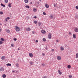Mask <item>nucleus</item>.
Instances as JSON below:
<instances>
[{
	"label": "nucleus",
	"instance_id": "obj_1",
	"mask_svg": "<svg viewBox=\"0 0 78 78\" xmlns=\"http://www.w3.org/2000/svg\"><path fill=\"white\" fill-rule=\"evenodd\" d=\"M20 27H17V26H16L15 27V30H16V31H20Z\"/></svg>",
	"mask_w": 78,
	"mask_h": 78
},
{
	"label": "nucleus",
	"instance_id": "obj_2",
	"mask_svg": "<svg viewBox=\"0 0 78 78\" xmlns=\"http://www.w3.org/2000/svg\"><path fill=\"white\" fill-rule=\"evenodd\" d=\"M48 38H49V39H51V33H50L49 34V35H48Z\"/></svg>",
	"mask_w": 78,
	"mask_h": 78
},
{
	"label": "nucleus",
	"instance_id": "obj_3",
	"mask_svg": "<svg viewBox=\"0 0 78 78\" xmlns=\"http://www.w3.org/2000/svg\"><path fill=\"white\" fill-rule=\"evenodd\" d=\"M57 59L58 60L60 61V60H61V56H58L57 57Z\"/></svg>",
	"mask_w": 78,
	"mask_h": 78
},
{
	"label": "nucleus",
	"instance_id": "obj_4",
	"mask_svg": "<svg viewBox=\"0 0 78 78\" xmlns=\"http://www.w3.org/2000/svg\"><path fill=\"white\" fill-rule=\"evenodd\" d=\"M29 56H30V57L32 58V57H33V54H32V53H30L29 54Z\"/></svg>",
	"mask_w": 78,
	"mask_h": 78
},
{
	"label": "nucleus",
	"instance_id": "obj_5",
	"mask_svg": "<svg viewBox=\"0 0 78 78\" xmlns=\"http://www.w3.org/2000/svg\"><path fill=\"white\" fill-rule=\"evenodd\" d=\"M49 17L50 19H53V15L51 14L50 15Z\"/></svg>",
	"mask_w": 78,
	"mask_h": 78
},
{
	"label": "nucleus",
	"instance_id": "obj_6",
	"mask_svg": "<svg viewBox=\"0 0 78 78\" xmlns=\"http://www.w3.org/2000/svg\"><path fill=\"white\" fill-rule=\"evenodd\" d=\"M26 30L28 31H31V29L30 27H27L26 29Z\"/></svg>",
	"mask_w": 78,
	"mask_h": 78
},
{
	"label": "nucleus",
	"instance_id": "obj_7",
	"mask_svg": "<svg viewBox=\"0 0 78 78\" xmlns=\"http://www.w3.org/2000/svg\"><path fill=\"white\" fill-rule=\"evenodd\" d=\"M45 6L46 7V8H49V5H48V4H45Z\"/></svg>",
	"mask_w": 78,
	"mask_h": 78
},
{
	"label": "nucleus",
	"instance_id": "obj_8",
	"mask_svg": "<svg viewBox=\"0 0 78 78\" xmlns=\"http://www.w3.org/2000/svg\"><path fill=\"white\" fill-rule=\"evenodd\" d=\"M58 72L59 73V75H61L62 74V72H61L60 70L59 69L58 70Z\"/></svg>",
	"mask_w": 78,
	"mask_h": 78
},
{
	"label": "nucleus",
	"instance_id": "obj_9",
	"mask_svg": "<svg viewBox=\"0 0 78 78\" xmlns=\"http://www.w3.org/2000/svg\"><path fill=\"white\" fill-rule=\"evenodd\" d=\"M1 59L2 60H5V57L3 56L1 58Z\"/></svg>",
	"mask_w": 78,
	"mask_h": 78
},
{
	"label": "nucleus",
	"instance_id": "obj_10",
	"mask_svg": "<svg viewBox=\"0 0 78 78\" xmlns=\"http://www.w3.org/2000/svg\"><path fill=\"white\" fill-rule=\"evenodd\" d=\"M75 19H78V15L76 14V16L75 17Z\"/></svg>",
	"mask_w": 78,
	"mask_h": 78
},
{
	"label": "nucleus",
	"instance_id": "obj_11",
	"mask_svg": "<svg viewBox=\"0 0 78 78\" xmlns=\"http://www.w3.org/2000/svg\"><path fill=\"white\" fill-rule=\"evenodd\" d=\"M6 31L7 33H10V30H9L8 29L6 30Z\"/></svg>",
	"mask_w": 78,
	"mask_h": 78
},
{
	"label": "nucleus",
	"instance_id": "obj_12",
	"mask_svg": "<svg viewBox=\"0 0 78 78\" xmlns=\"http://www.w3.org/2000/svg\"><path fill=\"white\" fill-rule=\"evenodd\" d=\"M2 76L3 77V78H6V75L4 74L2 75Z\"/></svg>",
	"mask_w": 78,
	"mask_h": 78
},
{
	"label": "nucleus",
	"instance_id": "obj_13",
	"mask_svg": "<svg viewBox=\"0 0 78 78\" xmlns=\"http://www.w3.org/2000/svg\"><path fill=\"white\" fill-rule=\"evenodd\" d=\"M38 26L39 27H40V26H41L42 25V23H41V22H38Z\"/></svg>",
	"mask_w": 78,
	"mask_h": 78
},
{
	"label": "nucleus",
	"instance_id": "obj_14",
	"mask_svg": "<svg viewBox=\"0 0 78 78\" xmlns=\"http://www.w3.org/2000/svg\"><path fill=\"white\" fill-rule=\"evenodd\" d=\"M75 32H76V33L78 32V28L75 29Z\"/></svg>",
	"mask_w": 78,
	"mask_h": 78
},
{
	"label": "nucleus",
	"instance_id": "obj_15",
	"mask_svg": "<svg viewBox=\"0 0 78 78\" xmlns=\"http://www.w3.org/2000/svg\"><path fill=\"white\" fill-rule=\"evenodd\" d=\"M73 38L75 39V38H76V34H74L73 35Z\"/></svg>",
	"mask_w": 78,
	"mask_h": 78
},
{
	"label": "nucleus",
	"instance_id": "obj_16",
	"mask_svg": "<svg viewBox=\"0 0 78 78\" xmlns=\"http://www.w3.org/2000/svg\"><path fill=\"white\" fill-rule=\"evenodd\" d=\"M41 33H43V34H45L46 32L45 30H41Z\"/></svg>",
	"mask_w": 78,
	"mask_h": 78
},
{
	"label": "nucleus",
	"instance_id": "obj_17",
	"mask_svg": "<svg viewBox=\"0 0 78 78\" xmlns=\"http://www.w3.org/2000/svg\"><path fill=\"white\" fill-rule=\"evenodd\" d=\"M60 48H61V50L62 51H63L64 50V48L62 46L60 47Z\"/></svg>",
	"mask_w": 78,
	"mask_h": 78
},
{
	"label": "nucleus",
	"instance_id": "obj_18",
	"mask_svg": "<svg viewBox=\"0 0 78 78\" xmlns=\"http://www.w3.org/2000/svg\"><path fill=\"white\" fill-rule=\"evenodd\" d=\"M0 71H3V70H4V69H3V67L1 68L0 69Z\"/></svg>",
	"mask_w": 78,
	"mask_h": 78
},
{
	"label": "nucleus",
	"instance_id": "obj_19",
	"mask_svg": "<svg viewBox=\"0 0 78 78\" xmlns=\"http://www.w3.org/2000/svg\"><path fill=\"white\" fill-rule=\"evenodd\" d=\"M6 66H11V64L10 63H8L7 64H6Z\"/></svg>",
	"mask_w": 78,
	"mask_h": 78
},
{
	"label": "nucleus",
	"instance_id": "obj_20",
	"mask_svg": "<svg viewBox=\"0 0 78 78\" xmlns=\"http://www.w3.org/2000/svg\"><path fill=\"white\" fill-rule=\"evenodd\" d=\"M4 40H5L3 38H1V41H2V42H3Z\"/></svg>",
	"mask_w": 78,
	"mask_h": 78
},
{
	"label": "nucleus",
	"instance_id": "obj_21",
	"mask_svg": "<svg viewBox=\"0 0 78 78\" xmlns=\"http://www.w3.org/2000/svg\"><path fill=\"white\" fill-rule=\"evenodd\" d=\"M8 6L9 8H11V4H9L8 5Z\"/></svg>",
	"mask_w": 78,
	"mask_h": 78
},
{
	"label": "nucleus",
	"instance_id": "obj_22",
	"mask_svg": "<svg viewBox=\"0 0 78 78\" xmlns=\"http://www.w3.org/2000/svg\"><path fill=\"white\" fill-rule=\"evenodd\" d=\"M24 1L26 3H27L28 2V0H25Z\"/></svg>",
	"mask_w": 78,
	"mask_h": 78
},
{
	"label": "nucleus",
	"instance_id": "obj_23",
	"mask_svg": "<svg viewBox=\"0 0 78 78\" xmlns=\"http://www.w3.org/2000/svg\"><path fill=\"white\" fill-rule=\"evenodd\" d=\"M30 65H31V66H32L33 65V62H30Z\"/></svg>",
	"mask_w": 78,
	"mask_h": 78
},
{
	"label": "nucleus",
	"instance_id": "obj_24",
	"mask_svg": "<svg viewBox=\"0 0 78 78\" xmlns=\"http://www.w3.org/2000/svg\"><path fill=\"white\" fill-rule=\"evenodd\" d=\"M1 5L2 6H3V7H5V5H3L2 3L1 4Z\"/></svg>",
	"mask_w": 78,
	"mask_h": 78
},
{
	"label": "nucleus",
	"instance_id": "obj_25",
	"mask_svg": "<svg viewBox=\"0 0 78 78\" xmlns=\"http://www.w3.org/2000/svg\"><path fill=\"white\" fill-rule=\"evenodd\" d=\"M71 67V66H70V65H68V69H70Z\"/></svg>",
	"mask_w": 78,
	"mask_h": 78
},
{
	"label": "nucleus",
	"instance_id": "obj_26",
	"mask_svg": "<svg viewBox=\"0 0 78 78\" xmlns=\"http://www.w3.org/2000/svg\"><path fill=\"white\" fill-rule=\"evenodd\" d=\"M43 41H44V42H45V41H46V39H45V38H44L43 39Z\"/></svg>",
	"mask_w": 78,
	"mask_h": 78
},
{
	"label": "nucleus",
	"instance_id": "obj_27",
	"mask_svg": "<svg viewBox=\"0 0 78 78\" xmlns=\"http://www.w3.org/2000/svg\"><path fill=\"white\" fill-rule=\"evenodd\" d=\"M33 11H34V12H36V11H37V10L36 9H33Z\"/></svg>",
	"mask_w": 78,
	"mask_h": 78
},
{
	"label": "nucleus",
	"instance_id": "obj_28",
	"mask_svg": "<svg viewBox=\"0 0 78 78\" xmlns=\"http://www.w3.org/2000/svg\"><path fill=\"white\" fill-rule=\"evenodd\" d=\"M34 23H35V24H36V23H37V21H35L34 22Z\"/></svg>",
	"mask_w": 78,
	"mask_h": 78
},
{
	"label": "nucleus",
	"instance_id": "obj_29",
	"mask_svg": "<svg viewBox=\"0 0 78 78\" xmlns=\"http://www.w3.org/2000/svg\"><path fill=\"white\" fill-rule=\"evenodd\" d=\"M5 3H7L8 2V0H5Z\"/></svg>",
	"mask_w": 78,
	"mask_h": 78
},
{
	"label": "nucleus",
	"instance_id": "obj_30",
	"mask_svg": "<svg viewBox=\"0 0 78 78\" xmlns=\"http://www.w3.org/2000/svg\"><path fill=\"white\" fill-rule=\"evenodd\" d=\"M3 44V41H0V45H1V44Z\"/></svg>",
	"mask_w": 78,
	"mask_h": 78
},
{
	"label": "nucleus",
	"instance_id": "obj_31",
	"mask_svg": "<svg viewBox=\"0 0 78 78\" xmlns=\"http://www.w3.org/2000/svg\"><path fill=\"white\" fill-rule=\"evenodd\" d=\"M76 58H78V53H76Z\"/></svg>",
	"mask_w": 78,
	"mask_h": 78
},
{
	"label": "nucleus",
	"instance_id": "obj_32",
	"mask_svg": "<svg viewBox=\"0 0 78 78\" xmlns=\"http://www.w3.org/2000/svg\"><path fill=\"white\" fill-rule=\"evenodd\" d=\"M25 7L26 8H30V6L28 5H26Z\"/></svg>",
	"mask_w": 78,
	"mask_h": 78
},
{
	"label": "nucleus",
	"instance_id": "obj_33",
	"mask_svg": "<svg viewBox=\"0 0 78 78\" xmlns=\"http://www.w3.org/2000/svg\"><path fill=\"white\" fill-rule=\"evenodd\" d=\"M3 14V12H0V14L2 15V14Z\"/></svg>",
	"mask_w": 78,
	"mask_h": 78
},
{
	"label": "nucleus",
	"instance_id": "obj_34",
	"mask_svg": "<svg viewBox=\"0 0 78 78\" xmlns=\"http://www.w3.org/2000/svg\"><path fill=\"white\" fill-rule=\"evenodd\" d=\"M16 66L17 67H19V64L17 63L16 64Z\"/></svg>",
	"mask_w": 78,
	"mask_h": 78
},
{
	"label": "nucleus",
	"instance_id": "obj_35",
	"mask_svg": "<svg viewBox=\"0 0 78 78\" xmlns=\"http://www.w3.org/2000/svg\"><path fill=\"white\" fill-rule=\"evenodd\" d=\"M43 14L44 15H46V13L45 12H44Z\"/></svg>",
	"mask_w": 78,
	"mask_h": 78
},
{
	"label": "nucleus",
	"instance_id": "obj_36",
	"mask_svg": "<svg viewBox=\"0 0 78 78\" xmlns=\"http://www.w3.org/2000/svg\"><path fill=\"white\" fill-rule=\"evenodd\" d=\"M42 66L44 67V66H45V64L44 63L42 64Z\"/></svg>",
	"mask_w": 78,
	"mask_h": 78
},
{
	"label": "nucleus",
	"instance_id": "obj_37",
	"mask_svg": "<svg viewBox=\"0 0 78 78\" xmlns=\"http://www.w3.org/2000/svg\"><path fill=\"white\" fill-rule=\"evenodd\" d=\"M32 33H33V34H34V33H35L34 31H32Z\"/></svg>",
	"mask_w": 78,
	"mask_h": 78
},
{
	"label": "nucleus",
	"instance_id": "obj_38",
	"mask_svg": "<svg viewBox=\"0 0 78 78\" xmlns=\"http://www.w3.org/2000/svg\"><path fill=\"white\" fill-rule=\"evenodd\" d=\"M34 19H37V17H36V16H34Z\"/></svg>",
	"mask_w": 78,
	"mask_h": 78
},
{
	"label": "nucleus",
	"instance_id": "obj_39",
	"mask_svg": "<svg viewBox=\"0 0 78 78\" xmlns=\"http://www.w3.org/2000/svg\"><path fill=\"white\" fill-rule=\"evenodd\" d=\"M11 47H14V45H13V44H11Z\"/></svg>",
	"mask_w": 78,
	"mask_h": 78
},
{
	"label": "nucleus",
	"instance_id": "obj_40",
	"mask_svg": "<svg viewBox=\"0 0 78 78\" xmlns=\"http://www.w3.org/2000/svg\"><path fill=\"white\" fill-rule=\"evenodd\" d=\"M69 76L70 78H72V76H71V75Z\"/></svg>",
	"mask_w": 78,
	"mask_h": 78
},
{
	"label": "nucleus",
	"instance_id": "obj_41",
	"mask_svg": "<svg viewBox=\"0 0 78 78\" xmlns=\"http://www.w3.org/2000/svg\"><path fill=\"white\" fill-rule=\"evenodd\" d=\"M76 9H78V6H76Z\"/></svg>",
	"mask_w": 78,
	"mask_h": 78
},
{
	"label": "nucleus",
	"instance_id": "obj_42",
	"mask_svg": "<svg viewBox=\"0 0 78 78\" xmlns=\"http://www.w3.org/2000/svg\"><path fill=\"white\" fill-rule=\"evenodd\" d=\"M56 42H59V40H56Z\"/></svg>",
	"mask_w": 78,
	"mask_h": 78
},
{
	"label": "nucleus",
	"instance_id": "obj_43",
	"mask_svg": "<svg viewBox=\"0 0 78 78\" xmlns=\"http://www.w3.org/2000/svg\"><path fill=\"white\" fill-rule=\"evenodd\" d=\"M43 78H47V77L46 76H44Z\"/></svg>",
	"mask_w": 78,
	"mask_h": 78
},
{
	"label": "nucleus",
	"instance_id": "obj_44",
	"mask_svg": "<svg viewBox=\"0 0 78 78\" xmlns=\"http://www.w3.org/2000/svg\"><path fill=\"white\" fill-rule=\"evenodd\" d=\"M14 40L15 41H17V39L16 38H14Z\"/></svg>",
	"mask_w": 78,
	"mask_h": 78
},
{
	"label": "nucleus",
	"instance_id": "obj_45",
	"mask_svg": "<svg viewBox=\"0 0 78 78\" xmlns=\"http://www.w3.org/2000/svg\"><path fill=\"white\" fill-rule=\"evenodd\" d=\"M69 35H71L72 34V33H71V32H69Z\"/></svg>",
	"mask_w": 78,
	"mask_h": 78
},
{
	"label": "nucleus",
	"instance_id": "obj_46",
	"mask_svg": "<svg viewBox=\"0 0 78 78\" xmlns=\"http://www.w3.org/2000/svg\"><path fill=\"white\" fill-rule=\"evenodd\" d=\"M6 19H7L8 20H9V19H10V18H9V17H7V18H6Z\"/></svg>",
	"mask_w": 78,
	"mask_h": 78
},
{
	"label": "nucleus",
	"instance_id": "obj_47",
	"mask_svg": "<svg viewBox=\"0 0 78 78\" xmlns=\"http://www.w3.org/2000/svg\"><path fill=\"white\" fill-rule=\"evenodd\" d=\"M8 21V19L7 18H5V22Z\"/></svg>",
	"mask_w": 78,
	"mask_h": 78
},
{
	"label": "nucleus",
	"instance_id": "obj_48",
	"mask_svg": "<svg viewBox=\"0 0 78 78\" xmlns=\"http://www.w3.org/2000/svg\"><path fill=\"white\" fill-rule=\"evenodd\" d=\"M55 51V50L54 49H52V51L53 52V51Z\"/></svg>",
	"mask_w": 78,
	"mask_h": 78
},
{
	"label": "nucleus",
	"instance_id": "obj_49",
	"mask_svg": "<svg viewBox=\"0 0 78 78\" xmlns=\"http://www.w3.org/2000/svg\"><path fill=\"white\" fill-rule=\"evenodd\" d=\"M54 7H56V5H54Z\"/></svg>",
	"mask_w": 78,
	"mask_h": 78
},
{
	"label": "nucleus",
	"instance_id": "obj_50",
	"mask_svg": "<svg viewBox=\"0 0 78 78\" xmlns=\"http://www.w3.org/2000/svg\"><path fill=\"white\" fill-rule=\"evenodd\" d=\"M42 55H43V56H44L45 55V54L42 53Z\"/></svg>",
	"mask_w": 78,
	"mask_h": 78
},
{
	"label": "nucleus",
	"instance_id": "obj_51",
	"mask_svg": "<svg viewBox=\"0 0 78 78\" xmlns=\"http://www.w3.org/2000/svg\"><path fill=\"white\" fill-rule=\"evenodd\" d=\"M36 42H38V41H37V40H36Z\"/></svg>",
	"mask_w": 78,
	"mask_h": 78
},
{
	"label": "nucleus",
	"instance_id": "obj_52",
	"mask_svg": "<svg viewBox=\"0 0 78 78\" xmlns=\"http://www.w3.org/2000/svg\"><path fill=\"white\" fill-rule=\"evenodd\" d=\"M1 31H2V29H0V32H1Z\"/></svg>",
	"mask_w": 78,
	"mask_h": 78
},
{
	"label": "nucleus",
	"instance_id": "obj_53",
	"mask_svg": "<svg viewBox=\"0 0 78 78\" xmlns=\"http://www.w3.org/2000/svg\"><path fill=\"white\" fill-rule=\"evenodd\" d=\"M32 2H30V4L31 5V4H32Z\"/></svg>",
	"mask_w": 78,
	"mask_h": 78
},
{
	"label": "nucleus",
	"instance_id": "obj_54",
	"mask_svg": "<svg viewBox=\"0 0 78 78\" xmlns=\"http://www.w3.org/2000/svg\"><path fill=\"white\" fill-rule=\"evenodd\" d=\"M18 50H20V49H19V48H18Z\"/></svg>",
	"mask_w": 78,
	"mask_h": 78
},
{
	"label": "nucleus",
	"instance_id": "obj_55",
	"mask_svg": "<svg viewBox=\"0 0 78 78\" xmlns=\"http://www.w3.org/2000/svg\"><path fill=\"white\" fill-rule=\"evenodd\" d=\"M40 0V1H41V0Z\"/></svg>",
	"mask_w": 78,
	"mask_h": 78
}]
</instances>
